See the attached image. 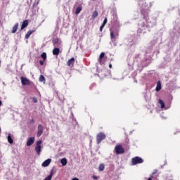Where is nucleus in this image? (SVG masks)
I'll return each instance as SVG.
<instances>
[{"mask_svg":"<svg viewBox=\"0 0 180 180\" xmlns=\"http://www.w3.org/2000/svg\"><path fill=\"white\" fill-rule=\"evenodd\" d=\"M143 162H144V160L139 156L131 159V165H137V164H143Z\"/></svg>","mask_w":180,"mask_h":180,"instance_id":"f03ea898","label":"nucleus"},{"mask_svg":"<svg viewBox=\"0 0 180 180\" xmlns=\"http://www.w3.org/2000/svg\"><path fill=\"white\" fill-rule=\"evenodd\" d=\"M155 91L156 92H160V91H161V82L158 81L157 82Z\"/></svg>","mask_w":180,"mask_h":180,"instance_id":"f3484780","label":"nucleus"},{"mask_svg":"<svg viewBox=\"0 0 180 180\" xmlns=\"http://www.w3.org/2000/svg\"><path fill=\"white\" fill-rule=\"evenodd\" d=\"M106 139V134L103 132H100L96 135V143L97 144H101L102 141Z\"/></svg>","mask_w":180,"mask_h":180,"instance_id":"f257e3e1","label":"nucleus"},{"mask_svg":"<svg viewBox=\"0 0 180 180\" xmlns=\"http://www.w3.org/2000/svg\"><path fill=\"white\" fill-rule=\"evenodd\" d=\"M106 60H108V56H105V52H102L99 56L98 63L102 65L105 64Z\"/></svg>","mask_w":180,"mask_h":180,"instance_id":"7ed1b4c3","label":"nucleus"},{"mask_svg":"<svg viewBox=\"0 0 180 180\" xmlns=\"http://www.w3.org/2000/svg\"><path fill=\"white\" fill-rule=\"evenodd\" d=\"M60 164H62L63 167H65L67 165V158H64L61 159Z\"/></svg>","mask_w":180,"mask_h":180,"instance_id":"4be33fe9","label":"nucleus"},{"mask_svg":"<svg viewBox=\"0 0 180 180\" xmlns=\"http://www.w3.org/2000/svg\"><path fill=\"white\" fill-rule=\"evenodd\" d=\"M110 38H111L112 40L115 39V33L113 32H110Z\"/></svg>","mask_w":180,"mask_h":180,"instance_id":"bb28decb","label":"nucleus"},{"mask_svg":"<svg viewBox=\"0 0 180 180\" xmlns=\"http://www.w3.org/2000/svg\"><path fill=\"white\" fill-rule=\"evenodd\" d=\"M115 20H117V17H115Z\"/></svg>","mask_w":180,"mask_h":180,"instance_id":"c9c22d12","label":"nucleus"},{"mask_svg":"<svg viewBox=\"0 0 180 180\" xmlns=\"http://www.w3.org/2000/svg\"><path fill=\"white\" fill-rule=\"evenodd\" d=\"M52 43L53 44V47H60V44H61V42H60V39H58V38L53 39Z\"/></svg>","mask_w":180,"mask_h":180,"instance_id":"1a4fd4ad","label":"nucleus"},{"mask_svg":"<svg viewBox=\"0 0 180 180\" xmlns=\"http://www.w3.org/2000/svg\"><path fill=\"white\" fill-rule=\"evenodd\" d=\"M107 23H108V18L105 17L102 25L105 26Z\"/></svg>","mask_w":180,"mask_h":180,"instance_id":"cd10ccee","label":"nucleus"},{"mask_svg":"<svg viewBox=\"0 0 180 180\" xmlns=\"http://www.w3.org/2000/svg\"><path fill=\"white\" fill-rule=\"evenodd\" d=\"M93 178H94V179H98V176H94Z\"/></svg>","mask_w":180,"mask_h":180,"instance_id":"2f4dec72","label":"nucleus"},{"mask_svg":"<svg viewBox=\"0 0 180 180\" xmlns=\"http://www.w3.org/2000/svg\"><path fill=\"white\" fill-rule=\"evenodd\" d=\"M0 67H1V60H0Z\"/></svg>","mask_w":180,"mask_h":180,"instance_id":"e433bc0d","label":"nucleus"},{"mask_svg":"<svg viewBox=\"0 0 180 180\" xmlns=\"http://www.w3.org/2000/svg\"><path fill=\"white\" fill-rule=\"evenodd\" d=\"M75 63V58H72L68 60L67 65L68 67H74V64Z\"/></svg>","mask_w":180,"mask_h":180,"instance_id":"9d476101","label":"nucleus"},{"mask_svg":"<svg viewBox=\"0 0 180 180\" xmlns=\"http://www.w3.org/2000/svg\"><path fill=\"white\" fill-rule=\"evenodd\" d=\"M53 56H58V54H60V49L59 48H55L53 50Z\"/></svg>","mask_w":180,"mask_h":180,"instance_id":"a211bd4d","label":"nucleus"},{"mask_svg":"<svg viewBox=\"0 0 180 180\" xmlns=\"http://www.w3.org/2000/svg\"><path fill=\"white\" fill-rule=\"evenodd\" d=\"M104 27H105V25H101V26L100 27V32H102V30H103Z\"/></svg>","mask_w":180,"mask_h":180,"instance_id":"7c9ffc66","label":"nucleus"},{"mask_svg":"<svg viewBox=\"0 0 180 180\" xmlns=\"http://www.w3.org/2000/svg\"><path fill=\"white\" fill-rule=\"evenodd\" d=\"M104 169H105V164H103V163L100 164V165L98 167V171L100 172H102V171H104Z\"/></svg>","mask_w":180,"mask_h":180,"instance_id":"aec40b11","label":"nucleus"},{"mask_svg":"<svg viewBox=\"0 0 180 180\" xmlns=\"http://www.w3.org/2000/svg\"><path fill=\"white\" fill-rule=\"evenodd\" d=\"M39 82H44V84H45L46 83V78L43 75H41L39 77Z\"/></svg>","mask_w":180,"mask_h":180,"instance_id":"a878e982","label":"nucleus"},{"mask_svg":"<svg viewBox=\"0 0 180 180\" xmlns=\"http://www.w3.org/2000/svg\"><path fill=\"white\" fill-rule=\"evenodd\" d=\"M109 68H112V63L109 64Z\"/></svg>","mask_w":180,"mask_h":180,"instance_id":"473e14b6","label":"nucleus"},{"mask_svg":"<svg viewBox=\"0 0 180 180\" xmlns=\"http://www.w3.org/2000/svg\"><path fill=\"white\" fill-rule=\"evenodd\" d=\"M34 143V137L30 138L27 141V147H30V146H32Z\"/></svg>","mask_w":180,"mask_h":180,"instance_id":"ddd939ff","label":"nucleus"},{"mask_svg":"<svg viewBox=\"0 0 180 180\" xmlns=\"http://www.w3.org/2000/svg\"><path fill=\"white\" fill-rule=\"evenodd\" d=\"M115 150L116 154H124V148L121 146V145H117L115 148Z\"/></svg>","mask_w":180,"mask_h":180,"instance_id":"423d86ee","label":"nucleus"},{"mask_svg":"<svg viewBox=\"0 0 180 180\" xmlns=\"http://www.w3.org/2000/svg\"><path fill=\"white\" fill-rule=\"evenodd\" d=\"M53 175H54V169H52L50 172V174L46 177L44 180H51V178H53Z\"/></svg>","mask_w":180,"mask_h":180,"instance_id":"4468645a","label":"nucleus"},{"mask_svg":"<svg viewBox=\"0 0 180 180\" xmlns=\"http://www.w3.org/2000/svg\"><path fill=\"white\" fill-rule=\"evenodd\" d=\"M19 27V23H15L12 28V33H16L18 32V28Z\"/></svg>","mask_w":180,"mask_h":180,"instance_id":"dca6fc26","label":"nucleus"},{"mask_svg":"<svg viewBox=\"0 0 180 180\" xmlns=\"http://www.w3.org/2000/svg\"><path fill=\"white\" fill-rule=\"evenodd\" d=\"M158 103H160L162 109H164V108H165V103H164V101L162 99L158 100Z\"/></svg>","mask_w":180,"mask_h":180,"instance_id":"6ab92c4d","label":"nucleus"},{"mask_svg":"<svg viewBox=\"0 0 180 180\" xmlns=\"http://www.w3.org/2000/svg\"><path fill=\"white\" fill-rule=\"evenodd\" d=\"M32 101H33L34 103H37V98L36 97H33Z\"/></svg>","mask_w":180,"mask_h":180,"instance_id":"c85d7f7f","label":"nucleus"},{"mask_svg":"<svg viewBox=\"0 0 180 180\" xmlns=\"http://www.w3.org/2000/svg\"><path fill=\"white\" fill-rule=\"evenodd\" d=\"M82 11V6H79L76 8L75 13L78 15Z\"/></svg>","mask_w":180,"mask_h":180,"instance_id":"b1692460","label":"nucleus"},{"mask_svg":"<svg viewBox=\"0 0 180 180\" xmlns=\"http://www.w3.org/2000/svg\"><path fill=\"white\" fill-rule=\"evenodd\" d=\"M158 170L155 169L152 174L150 176V177L148 179V180H158Z\"/></svg>","mask_w":180,"mask_h":180,"instance_id":"20e7f679","label":"nucleus"},{"mask_svg":"<svg viewBox=\"0 0 180 180\" xmlns=\"http://www.w3.org/2000/svg\"><path fill=\"white\" fill-rule=\"evenodd\" d=\"M0 132H1V128H0Z\"/></svg>","mask_w":180,"mask_h":180,"instance_id":"4c0bfd02","label":"nucleus"},{"mask_svg":"<svg viewBox=\"0 0 180 180\" xmlns=\"http://www.w3.org/2000/svg\"><path fill=\"white\" fill-rule=\"evenodd\" d=\"M34 32H36V30H29V31L26 33V34H25V39H29V37H30V36H32V34L33 33H34Z\"/></svg>","mask_w":180,"mask_h":180,"instance_id":"f8f14e48","label":"nucleus"},{"mask_svg":"<svg viewBox=\"0 0 180 180\" xmlns=\"http://www.w3.org/2000/svg\"><path fill=\"white\" fill-rule=\"evenodd\" d=\"M51 162V159H47L42 163V167H49L50 165V163Z\"/></svg>","mask_w":180,"mask_h":180,"instance_id":"2eb2a0df","label":"nucleus"},{"mask_svg":"<svg viewBox=\"0 0 180 180\" xmlns=\"http://www.w3.org/2000/svg\"><path fill=\"white\" fill-rule=\"evenodd\" d=\"M43 130H44L43 125H41V124H39L38 125V131L37 134V137H40V136L43 134Z\"/></svg>","mask_w":180,"mask_h":180,"instance_id":"6e6552de","label":"nucleus"},{"mask_svg":"<svg viewBox=\"0 0 180 180\" xmlns=\"http://www.w3.org/2000/svg\"><path fill=\"white\" fill-rule=\"evenodd\" d=\"M20 79H21L22 85H23V86L30 85V80H29V79H27L25 77H21Z\"/></svg>","mask_w":180,"mask_h":180,"instance_id":"0eeeda50","label":"nucleus"},{"mask_svg":"<svg viewBox=\"0 0 180 180\" xmlns=\"http://www.w3.org/2000/svg\"><path fill=\"white\" fill-rule=\"evenodd\" d=\"M2 105V101H0V106Z\"/></svg>","mask_w":180,"mask_h":180,"instance_id":"f704fd0d","label":"nucleus"},{"mask_svg":"<svg viewBox=\"0 0 180 180\" xmlns=\"http://www.w3.org/2000/svg\"><path fill=\"white\" fill-rule=\"evenodd\" d=\"M7 140L10 144H13V139H12V136H11V134L8 135Z\"/></svg>","mask_w":180,"mask_h":180,"instance_id":"412c9836","label":"nucleus"},{"mask_svg":"<svg viewBox=\"0 0 180 180\" xmlns=\"http://www.w3.org/2000/svg\"><path fill=\"white\" fill-rule=\"evenodd\" d=\"M44 60H39V64H40V65H44Z\"/></svg>","mask_w":180,"mask_h":180,"instance_id":"c756f323","label":"nucleus"},{"mask_svg":"<svg viewBox=\"0 0 180 180\" xmlns=\"http://www.w3.org/2000/svg\"><path fill=\"white\" fill-rule=\"evenodd\" d=\"M72 180H79V179H78V178H73L72 179Z\"/></svg>","mask_w":180,"mask_h":180,"instance_id":"72a5a7b5","label":"nucleus"},{"mask_svg":"<svg viewBox=\"0 0 180 180\" xmlns=\"http://www.w3.org/2000/svg\"><path fill=\"white\" fill-rule=\"evenodd\" d=\"M98 15L99 13H98V11H95L92 14L93 19H95V18H98Z\"/></svg>","mask_w":180,"mask_h":180,"instance_id":"393cba45","label":"nucleus"},{"mask_svg":"<svg viewBox=\"0 0 180 180\" xmlns=\"http://www.w3.org/2000/svg\"><path fill=\"white\" fill-rule=\"evenodd\" d=\"M35 151L38 155H40V153H41V141H38L37 142V145L35 146Z\"/></svg>","mask_w":180,"mask_h":180,"instance_id":"39448f33","label":"nucleus"},{"mask_svg":"<svg viewBox=\"0 0 180 180\" xmlns=\"http://www.w3.org/2000/svg\"><path fill=\"white\" fill-rule=\"evenodd\" d=\"M29 26V21L27 20H25L21 25V30H23V29H26V27Z\"/></svg>","mask_w":180,"mask_h":180,"instance_id":"9b49d317","label":"nucleus"},{"mask_svg":"<svg viewBox=\"0 0 180 180\" xmlns=\"http://www.w3.org/2000/svg\"><path fill=\"white\" fill-rule=\"evenodd\" d=\"M41 57L44 61H46L47 60V53H46V52H43L41 55Z\"/></svg>","mask_w":180,"mask_h":180,"instance_id":"5701e85b","label":"nucleus"}]
</instances>
